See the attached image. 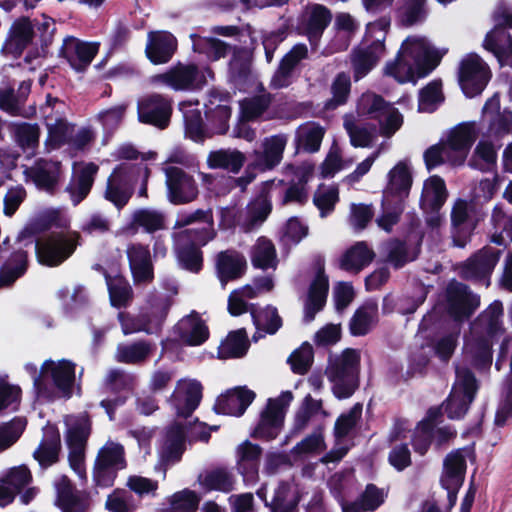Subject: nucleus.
Returning a JSON list of instances; mask_svg holds the SVG:
<instances>
[{
	"label": "nucleus",
	"instance_id": "36",
	"mask_svg": "<svg viewBox=\"0 0 512 512\" xmlns=\"http://www.w3.org/2000/svg\"><path fill=\"white\" fill-rule=\"evenodd\" d=\"M374 252L364 242H357L347 249L339 260V267L349 273L357 274L374 259Z\"/></svg>",
	"mask_w": 512,
	"mask_h": 512
},
{
	"label": "nucleus",
	"instance_id": "47",
	"mask_svg": "<svg viewBox=\"0 0 512 512\" xmlns=\"http://www.w3.org/2000/svg\"><path fill=\"white\" fill-rule=\"evenodd\" d=\"M378 306L375 302H368L359 308L350 322V331L353 335H365L377 322Z\"/></svg>",
	"mask_w": 512,
	"mask_h": 512
},
{
	"label": "nucleus",
	"instance_id": "59",
	"mask_svg": "<svg viewBox=\"0 0 512 512\" xmlns=\"http://www.w3.org/2000/svg\"><path fill=\"white\" fill-rule=\"evenodd\" d=\"M133 223L148 233L164 228L165 215L156 209L145 208L137 210L133 215Z\"/></svg>",
	"mask_w": 512,
	"mask_h": 512
},
{
	"label": "nucleus",
	"instance_id": "15",
	"mask_svg": "<svg viewBox=\"0 0 512 512\" xmlns=\"http://www.w3.org/2000/svg\"><path fill=\"white\" fill-rule=\"evenodd\" d=\"M75 248L76 239L71 235L51 236L35 245L39 261L48 266L61 264L73 253Z\"/></svg>",
	"mask_w": 512,
	"mask_h": 512
},
{
	"label": "nucleus",
	"instance_id": "12",
	"mask_svg": "<svg viewBox=\"0 0 512 512\" xmlns=\"http://www.w3.org/2000/svg\"><path fill=\"white\" fill-rule=\"evenodd\" d=\"M491 78L488 65L477 54L466 55L460 62L459 82L464 94L474 97L480 94Z\"/></svg>",
	"mask_w": 512,
	"mask_h": 512
},
{
	"label": "nucleus",
	"instance_id": "32",
	"mask_svg": "<svg viewBox=\"0 0 512 512\" xmlns=\"http://www.w3.org/2000/svg\"><path fill=\"white\" fill-rule=\"evenodd\" d=\"M185 449V432L181 424L169 427L160 449V459L165 464H173L180 460Z\"/></svg>",
	"mask_w": 512,
	"mask_h": 512
},
{
	"label": "nucleus",
	"instance_id": "25",
	"mask_svg": "<svg viewBox=\"0 0 512 512\" xmlns=\"http://www.w3.org/2000/svg\"><path fill=\"white\" fill-rule=\"evenodd\" d=\"M170 115V102L160 95L149 96L138 104V116L141 122L165 128Z\"/></svg>",
	"mask_w": 512,
	"mask_h": 512
},
{
	"label": "nucleus",
	"instance_id": "1",
	"mask_svg": "<svg viewBox=\"0 0 512 512\" xmlns=\"http://www.w3.org/2000/svg\"><path fill=\"white\" fill-rule=\"evenodd\" d=\"M445 50L434 48L423 36H408L393 62L385 67V74L399 83L413 82L425 77L439 64Z\"/></svg>",
	"mask_w": 512,
	"mask_h": 512
},
{
	"label": "nucleus",
	"instance_id": "28",
	"mask_svg": "<svg viewBox=\"0 0 512 512\" xmlns=\"http://www.w3.org/2000/svg\"><path fill=\"white\" fill-rule=\"evenodd\" d=\"M246 259L240 253L227 250L220 252L216 258V272L222 287L229 281L240 278L246 270Z\"/></svg>",
	"mask_w": 512,
	"mask_h": 512
},
{
	"label": "nucleus",
	"instance_id": "11",
	"mask_svg": "<svg viewBox=\"0 0 512 512\" xmlns=\"http://www.w3.org/2000/svg\"><path fill=\"white\" fill-rule=\"evenodd\" d=\"M124 448L119 443L108 441L100 448L93 470L97 485L109 487L114 483L117 471L125 468Z\"/></svg>",
	"mask_w": 512,
	"mask_h": 512
},
{
	"label": "nucleus",
	"instance_id": "31",
	"mask_svg": "<svg viewBox=\"0 0 512 512\" xmlns=\"http://www.w3.org/2000/svg\"><path fill=\"white\" fill-rule=\"evenodd\" d=\"M389 182L386 187L384 197L386 201L390 198L404 201L412 186V175L407 162L400 161L388 174Z\"/></svg>",
	"mask_w": 512,
	"mask_h": 512
},
{
	"label": "nucleus",
	"instance_id": "63",
	"mask_svg": "<svg viewBox=\"0 0 512 512\" xmlns=\"http://www.w3.org/2000/svg\"><path fill=\"white\" fill-rule=\"evenodd\" d=\"M57 502L64 512H80V503L75 495L70 481L63 476L56 484Z\"/></svg>",
	"mask_w": 512,
	"mask_h": 512
},
{
	"label": "nucleus",
	"instance_id": "53",
	"mask_svg": "<svg viewBox=\"0 0 512 512\" xmlns=\"http://www.w3.org/2000/svg\"><path fill=\"white\" fill-rule=\"evenodd\" d=\"M497 148L488 140H481L475 147L470 166L481 171L492 170L497 163Z\"/></svg>",
	"mask_w": 512,
	"mask_h": 512
},
{
	"label": "nucleus",
	"instance_id": "2",
	"mask_svg": "<svg viewBox=\"0 0 512 512\" xmlns=\"http://www.w3.org/2000/svg\"><path fill=\"white\" fill-rule=\"evenodd\" d=\"M75 380V364L69 360H46L34 379V388L39 397L52 400L70 397Z\"/></svg>",
	"mask_w": 512,
	"mask_h": 512
},
{
	"label": "nucleus",
	"instance_id": "23",
	"mask_svg": "<svg viewBox=\"0 0 512 512\" xmlns=\"http://www.w3.org/2000/svg\"><path fill=\"white\" fill-rule=\"evenodd\" d=\"M201 398V384L193 379H183L177 382L171 401L177 413L187 417L198 407Z\"/></svg>",
	"mask_w": 512,
	"mask_h": 512
},
{
	"label": "nucleus",
	"instance_id": "9",
	"mask_svg": "<svg viewBox=\"0 0 512 512\" xmlns=\"http://www.w3.org/2000/svg\"><path fill=\"white\" fill-rule=\"evenodd\" d=\"M477 391L474 375L466 368H456V380L442 408L451 419L462 417L468 410Z\"/></svg>",
	"mask_w": 512,
	"mask_h": 512
},
{
	"label": "nucleus",
	"instance_id": "39",
	"mask_svg": "<svg viewBox=\"0 0 512 512\" xmlns=\"http://www.w3.org/2000/svg\"><path fill=\"white\" fill-rule=\"evenodd\" d=\"M491 241L506 246L512 242V216L501 205H496L491 214Z\"/></svg>",
	"mask_w": 512,
	"mask_h": 512
},
{
	"label": "nucleus",
	"instance_id": "60",
	"mask_svg": "<svg viewBox=\"0 0 512 512\" xmlns=\"http://www.w3.org/2000/svg\"><path fill=\"white\" fill-rule=\"evenodd\" d=\"M27 255L23 251L16 252L0 269V286L13 283L26 270Z\"/></svg>",
	"mask_w": 512,
	"mask_h": 512
},
{
	"label": "nucleus",
	"instance_id": "35",
	"mask_svg": "<svg viewBox=\"0 0 512 512\" xmlns=\"http://www.w3.org/2000/svg\"><path fill=\"white\" fill-rule=\"evenodd\" d=\"M62 106V103L54 99L53 107L56 108L55 114L50 113L46 115L48 142L53 147L68 143L72 132H74V126L68 123L61 115L60 107Z\"/></svg>",
	"mask_w": 512,
	"mask_h": 512
},
{
	"label": "nucleus",
	"instance_id": "55",
	"mask_svg": "<svg viewBox=\"0 0 512 512\" xmlns=\"http://www.w3.org/2000/svg\"><path fill=\"white\" fill-rule=\"evenodd\" d=\"M34 36L33 27L27 18L15 21L10 29L9 45L16 53H21Z\"/></svg>",
	"mask_w": 512,
	"mask_h": 512
},
{
	"label": "nucleus",
	"instance_id": "10",
	"mask_svg": "<svg viewBox=\"0 0 512 512\" xmlns=\"http://www.w3.org/2000/svg\"><path fill=\"white\" fill-rule=\"evenodd\" d=\"M357 108L360 114L378 119L382 133L387 136L394 134L402 125L403 118L399 111L374 93H364Z\"/></svg>",
	"mask_w": 512,
	"mask_h": 512
},
{
	"label": "nucleus",
	"instance_id": "54",
	"mask_svg": "<svg viewBox=\"0 0 512 512\" xmlns=\"http://www.w3.org/2000/svg\"><path fill=\"white\" fill-rule=\"evenodd\" d=\"M440 410L438 408L430 409L426 419L420 422L414 431L413 446L420 454H424L429 447L432 436V424L440 415Z\"/></svg>",
	"mask_w": 512,
	"mask_h": 512
},
{
	"label": "nucleus",
	"instance_id": "20",
	"mask_svg": "<svg viewBox=\"0 0 512 512\" xmlns=\"http://www.w3.org/2000/svg\"><path fill=\"white\" fill-rule=\"evenodd\" d=\"M98 49V43L85 42L73 36H68L63 40L61 53L70 66L80 72L90 65Z\"/></svg>",
	"mask_w": 512,
	"mask_h": 512
},
{
	"label": "nucleus",
	"instance_id": "38",
	"mask_svg": "<svg viewBox=\"0 0 512 512\" xmlns=\"http://www.w3.org/2000/svg\"><path fill=\"white\" fill-rule=\"evenodd\" d=\"M307 47L304 44L295 45L282 59L280 66L272 78V84L276 88H282L290 83L294 67L302 59L307 57Z\"/></svg>",
	"mask_w": 512,
	"mask_h": 512
},
{
	"label": "nucleus",
	"instance_id": "42",
	"mask_svg": "<svg viewBox=\"0 0 512 512\" xmlns=\"http://www.w3.org/2000/svg\"><path fill=\"white\" fill-rule=\"evenodd\" d=\"M181 339L190 345H200L208 338L204 322L195 314L183 318L177 324Z\"/></svg>",
	"mask_w": 512,
	"mask_h": 512
},
{
	"label": "nucleus",
	"instance_id": "58",
	"mask_svg": "<svg viewBox=\"0 0 512 512\" xmlns=\"http://www.w3.org/2000/svg\"><path fill=\"white\" fill-rule=\"evenodd\" d=\"M443 100L441 81H431L419 93L418 109L420 112H433Z\"/></svg>",
	"mask_w": 512,
	"mask_h": 512
},
{
	"label": "nucleus",
	"instance_id": "51",
	"mask_svg": "<svg viewBox=\"0 0 512 512\" xmlns=\"http://www.w3.org/2000/svg\"><path fill=\"white\" fill-rule=\"evenodd\" d=\"M385 497L386 494L382 489L370 484L366 487L358 501L343 507V512L374 511L384 502Z\"/></svg>",
	"mask_w": 512,
	"mask_h": 512
},
{
	"label": "nucleus",
	"instance_id": "61",
	"mask_svg": "<svg viewBox=\"0 0 512 512\" xmlns=\"http://www.w3.org/2000/svg\"><path fill=\"white\" fill-rule=\"evenodd\" d=\"M106 282L112 306H126L131 301L132 289L129 283L123 277H107Z\"/></svg>",
	"mask_w": 512,
	"mask_h": 512
},
{
	"label": "nucleus",
	"instance_id": "46",
	"mask_svg": "<svg viewBox=\"0 0 512 512\" xmlns=\"http://www.w3.org/2000/svg\"><path fill=\"white\" fill-rule=\"evenodd\" d=\"M28 174L38 187L48 190L58 181L60 165L57 162L40 161L29 169Z\"/></svg>",
	"mask_w": 512,
	"mask_h": 512
},
{
	"label": "nucleus",
	"instance_id": "57",
	"mask_svg": "<svg viewBox=\"0 0 512 512\" xmlns=\"http://www.w3.org/2000/svg\"><path fill=\"white\" fill-rule=\"evenodd\" d=\"M180 110L185 122V133L193 141L203 139V125L200 110L190 103H181Z\"/></svg>",
	"mask_w": 512,
	"mask_h": 512
},
{
	"label": "nucleus",
	"instance_id": "41",
	"mask_svg": "<svg viewBox=\"0 0 512 512\" xmlns=\"http://www.w3.org/2000/svg\"><path fill=\"white\" fill-rule=\"evenodd\" d=\"M245 155L235 149L212 151L207 157L208 166L212 169H225L238 173L245 162Z\"/></svg>",
	"mask_w": 512,
	"mask_h": 512
},
{
	"label": "nucleus",
	"instance_id": "17",
	"mask_svg": "<svg viewBox=\"0 0 512 512\" xmlns=\"http://www.w3.org/2000/svg\"><path fill=\"white\" fill-rule=\"evenodd\" d=\"M168 199L173 204H184L193 201L198 189L193 178L178 167L164 169Z\"/></svg>",
	"mask_w": 512,
	"mask_h": 512
},
{
	"label": "nucleus",
	"instance_id": "21",
	"mask_svg": "<svg viewBox=\"0 0 512 512\" xmlns=\"http://www.w3.org/2000/svg\"><path fill=\"white\" fill-rule=\"evenodd\" d=\"M329 290L328 277L324 273V264L317 262L316 274L310 284L304 306V320L309 323L314 320L316 313L321 311L326 303Z\"/></svg>",
	"mask_w": 512,
	"mask_h": 512
},
{
	"label": "nucleus",
	"instance_id": "27",
	"mask_svg": "<svg viewBox=\"0 0 512 512\" xmlns=\"http://www.w3.org/2000/svg\"><path fill=\"white\" fill-rule=\"evenodd\" d=\"M202 224L199 231L195 232L193 242L196 244H206L215 236L213 228V216L210 210H196L193 212L179 213L174 224V228H183L192 224Z\"/></svg>",
	"mask_w": 512,
	"mask_h": 512
},
{
	"label": "nucleus",
	"instance_id": "34",
	"mask_svg": "<svg viewBox=\"0 0 512 512\" xmlns=\"http://www.w3.org/2000/svg\"><path fill=\"white\" fill-rule=\"evenodd\" d=\"M483 114L490 116L489 131L496 136L512 133V111H500V100L497 96L491 97L483 107Z\"/></svg>",
	"mask_w": 512,
	"mask_h": 512
},
{
	"label": "nucleus",
	"instance_id": "50",
	"mask_svg": "<svg viewBox=\"0 0 512 512\" xmlns=\"http://www.w3.org/2000/svg\"><path fill=\"white\" fill-rule=\"evenodd\" d=\"M251 262L254 267L263 270L276 267V249L269 239L261 237L256 241L251 252Z\"/></svg>",
	"mask_w": 512,
	"mask_h": 512
},
{
	"label": "nucleus",
	"instance_id": "37",
	"mask_svg": "<svg viewBox=\"0 0 512 512\" xmlns=\"http://www.w3.org/2000/svg\"><path fill=\"white\" fill-rule=\"evenodd\" d=\"M448 191L444 180L437 176L429 177L423 185L421 206L424 210H438L445 203Z\"/></svg>",
	"mask_w": 512,
	"mask_h": 512
},
{
	"label": "nucleus",
	"instance_id": "33",
	"mask_svg": "<svg viewBox=\"0 0 512 512\" xmlns=\"http://www.w3.org/2000/svg\"><path fill=\"white\" fill-rule=\"evenodd\" d=\"M60 448L59 432L53 426H48L44 430L42 441L33 452V457L41 467H49L58 461Z\"/></svg>",
	"mask_w": 512,
	"mask_h": 512
},
{
	"label": "nucleus",
	"instance_id": "3",
	"mask_svg": "<svg viewBox=\"0 0 512 512\" xmlns=\"http://www.w3.org/2000/svg\"><path fill=\"white\" fill-rule=\"evenodd\" d=\"M360 365L359 351L347 348L340 355L331 359L326 374L333 384V393L339 398L350 397L357 387Z\"/></svg>",
	"mask_w": 512,
	"mask_h": 512
},
{
	"label": "nucleus",
	"instance_id": "22",
	"mask_svg": "<svg viewBox=\"0 0 512 512\" xmlns=\"http://www.w3.org/2000/svg\"><path fill=\"white\" fill-rule=\"evenodd\" d=\"M288 142L285 134H277L263 139L261 150H255L252 165L262 171L270 170L280 164Z\"/></svg>",
	"mask_w": 512,
	"mask_h": 512
},
{
	"label": "nucleus",
	"instance_id": "45",
	"mask_svg": "<svg viewBox=\"0 0 512 512\" xmlns=\"http://www.w3.org/2000/svg\"><path fill=\"white\" fill-rule=\"evenodd\" d=\"M251 315L257 329L256 334L253 336L254 340L262 337V332L275 334L282 326V320L277 309L272 306H267L259 311L251 310Z\"/></svg>",
	"mask_w": 512,
	"mask_h": 512
},
{
	"label": "nucleus",
	"instance_id": "14",
	"mask_svg": "<svg viewBox=\"0 0 512 512\" xmlns=\"http://www.w3.org/2000/svg\"><path fill=\"white\" fill-rule=\"evenodd\" d=\"M495 27L487 33L483 47L492 52L501 65H509L512 67V40L506 46L505 51H501V45L493 42L494 35L501 37V41L508 40V34L504 27H512V13L505 8H499L494 12Z\"/></svg>",
	"mask_w": 512,
	"mask_h": 512
},
{
	"label": "nucleus",
	"instance_id": "6",
	"mask_svg": "<svg viewBox=\"0 0 512 512\" xmlns=\"http://www.w3.org/2000/svg\"><path fill=\"white\" fill-rule=\"evenodd\" d=\"M388 27L389 21L386 19H380L367 25L365 42L368 48L355 52L352 59L356 80L364 77L382 56Z\"/></svg>",
	"mask_w": 512,
	"mask_h": 512
},
{
	"label": "nucleus",
	"instance_id": "26",
	"mask_svg": "<svg viewBox=\"0 0 512 512\" xmlns=\"http://www.w3.org/2000/svg\"><path fill=\"white\" fill-rule=\"evenodd\" d=\"M255 393L245 387H236L218 397L215 410L217 413L240 416L253 402Z\"/></svg>",
	"mask_w": 512,
	"mask_h": 512
},
{
	"label": "nucleus",
	"instance_id": "43",
	"mask_svg": "<svg viewBox=\"0 0 512 512\" xmlns=\"http://www.w3.org/2000/svg\"><path fill=\"white\" fill-rule=\"evenodd\" d=\"M249 341L244 329L230 332L218 348V357L221 359L240 358L248 350Z\"/></svg>",
	"mask_w": 512,
	"mask_h": 512
},
{
	"label": "nucleus",
	"instance_id": "64",
	"mask_svg": "<svg viewBox=\"0 0 512 512\" xmlns=\"http://www.w3.org/2000/svg\"><path fill=\"white\" fill-rule=\"evenodd\" d=\"M200 498L189 489L174 493L170 499V508L168 512H196Z\"/></svg>",
	"mask_w": 512,
	"mask_h": 512
},
{
	"label": "nucleus",
	"instance_id": "29",
	"mask_svg": "<svg viewBox=\"0 0 512 512\" xmlns=\"http://www.w3.org/2000/svg\"><path fill=\"white\" fill-rule=\"evenodd\" d=\"M176 47V39L171 33L165 31L150 32L146 54L154 64H163L171 59Z\"/></svg>",
	"mask_w": 512,
	"mask_h": 512
},
{
	"label": "nucleus",
	"instance_id": "5",
	"mask_svg": "<svg viewBox=\"0 0 512 512\" xmlns=\"http://www.w3.org/2000/svg\"><path fill=\"white\" fill-rule=\"evenodd\" d=\"M213 78L210 69H200L194 64H178L164 73L151 76L155 86H167L175 91L195 90Z\"/></svg>",
	"mask_w": 512,
	"mask_h": 512
},
{
	"label": "nucleus",
	"instance_id": "19",
	"mask_svg": "<svg viewBox=\"0 0 512 512\" xmlns=\"http://www.w3.org/2000/svg\"><path fill=\"white\" fill-rule=\"evenodd\" d=\"M447 309L455 319L468 318L479 306V298L472 294L466 285L449 283L446 290Z\"/></svg>",
	"mask_w": 512,
	"mask_h": 512
},
{
	"label": "nucleus",
	"instance_id": "18",
	"mask_svg": "<svg viewBox=\"0 0 512 512\" xmlns=\"http://www.w3.org/2000/svg\"><path fill=\"white\" fill-rule=\"evenodd\" d=\"M478 132L474 122H466L452 128L443 140L456 164L462 165Z\"/></svg>",
	"mask_w": 512,
	"mask_h": 512
},
{
	"label": "nucleus",
	"instance_id": "7",
	"mask_svg": "<svg viewBox=\"0 0 512 512\" xmlns=\"http://www.w3.org/2000/svg\"><path fill=\"white\" fill-rule=\"evenodd\" d=\"M66 442L69 446V464L73 471L80 477L85 478L84 447L90 434V422L86 415L67 416Z\"/></svg>",
	"mask_w": 512,
	"mask_h": 512
},
{
	"label": "nucleus",
	"instance_id": "4",
	"mask_svg": "<svg viewBox=\"0 0 512 512\" xmlns=\"http://www.w3.org/2000/svg\"><path fill=\"white\" fill-rule=\"evenodd\" d=\"M150 170L145 165L121 163L110 175L107 181L105 198L116 207L125 206L132 195V188L137 178L148 181Z\"/></svg>",
	"mask_w": 512,
	"mask_h": 512
},
{
	"label": "nucleus",
	"instance_id": "30",
	"mask_svg": "<svg viewBox=\"0 0 512 512\" xmlns=\"http://www.w3.org/2000/svg\"><path fill=\"white\" fill-rule=\"evenodd\" d=\"M127 256L134 282L137 284L151 282L154 273L148 248L142 245H131L127 249Z\"/></svg>",
	"mask_w": 512,
	"mask_h": 512
},
{
	"label": "nucleus",
	"instance_id": "8",
	"mask_svg": "<svg viewBox=\"0 0 512 512\" xmlns=\"http://www.w3.org/2000/svg\"><path fill=\"white\" fill-rule=\"evenodd\" d=\"M293 400L290 391L282 392L276 398H270L260 414V420L253 431V436L271 440L282 430L286 411Z\"/></svg>",
	"mask_w": 512,
	"mask_h": 512
},
{
	"label": "nucleus",
	"instance_id": "24",
	"mask_svg": "<svg viewBox=\"0 0 512 512\" xmlns=\"http://www.w3.org/2000/svg\"><path fill=\"white\" fill-rule=\"evenodd\" d=\"M472 208V204L463 199L456 200L452 207V238L454 244L458 247L466 245L475 227L470 218Z\"/></svg>",
	"mask_w": 512,
	"mask_h": 512
},
{
	"label": "nucleus",
	"instance_id": "62",
	"mask_svg": "<svg viewBox=\"0 0 512 512\" xmlns=\"http://www.w3.org/2000/svg\"><path fill=\"white\" fill-rule=\"evenodd\" d=\"M151 352V346L146 342H137L131 345H119L116 359L124 363H138L144 361Z\"/></svg>",
	"mask_w": 512,
	"mask_h": 512
},
{
	"label": "nucleus",
	"instance_id": "40",
	"mask_svg": "<svg viewBox=\"0 0 512 512\" xmlns=\"http://www.w3.org/2000/svg\"><path fill=\"white\" fill-rule=\"evenodd\" d=\"M97 171L98 166L93 163L84 164L80 167L77 178L73 179L68 187L74 205L79 204L88 195Z\"/></svg>",
	"mask_w": 512,
	"mask_h": 512
},
{
	"label": "nucleus",
	"instance_id": "56",
	"mask_svg": "<svg viewBox=\"0 0 512 512\" xmlns=\"http://www.w3.org/2000/svg\"><path fill=\"white\" fill-rule=\"evenodd\" d=\"M199 483L206 490L227 492L233 488V477L227 470L218 468L201 474Z\"/></svg>",
	"mask_w": 512,
	"mask_h": 512
},
{
	"label": "nucleus",
	"instance_id": "52",
	"mask_svg": "<svg viewBox=\"0 0 512 512\" xmlns=\"http://www.w3.org/2000/svg\"><path fill=\"white\" fill-rule=\"evenodd\" d=\"M503 305L500 301H494L473 324L474 332H485L492 335L500 330Z\"/></svg>",
	"mask_w": 512,
	"mask_h": 512
},
{
	"label": "nucleus",
	"instance_id": "48",
	"mask_svg": "<svg viewBox=\"0 0 512 512\" xmlns=\"http://www.w3.org/2000/svg\"><path fill=\"white\" fill-rule=\"evenodd\" d=\"M330 20L331 14L324 6L316 4L307 9L306 33L310 42H314L322 34Z\"/></svg>",
	"mask_w": 512,
	"mask_h": 512
},
{
	"label": "nucleus",
	"instance_id": "44",
	"mask_svg": "<svg viewBox=\"0 0 512 512\" xmlns=\"http://www.w3.org/2000/svg\"><path fill=\"white\" fill-rule=\"evenodd\" d=\"M299 502L297 487L292 483H281L271 500L272 512H295Z\"/></svg>",
	"mask_w": 512,
	"mask_h": 512
},
{
	"label": "nucleus",
	"instance_id": "13",
	"mask_svg": "<svg viewBox=\"0 0 512 512\" xmlns=\"http://www.w3.org/2000/svg\"><path fill=\"white\" fill-rule=\"evenodd\" d=\"M502 250L485 246L468 258L460 267V274L466 279L484 280L488 286L487 278L497 265Z\"/></svg>",
	"mask_w": 512,
	"mask_h": 512
},
{
	"label": "nucleus",
	"instance_id": "49",
	"mask_svg": "<svg viewBox=\"0 0 512 512\" xmlns=\"http://www.w3.org/2000/svg\"><path fill=\"white\" fill-rule=\"evenodd\" d=\"M271 211L270 201L266 196L261 195L247 206L245 218L242 221L243 229L246 232L260 226Z\"/></svg>",
	"mask_w": 512,
	"mask_h": 512
},
{
	"label": "nucleus",
	"instance_id": "16",
	"mask_svg": "<svg viewBox=\"0 0 512 512\" xmlns=\"http://www.w3.org/2000/svg\"><path fill=\"white\" fill-rule=\"evenodd\" d=\"M466 472V455L463 450L449 453L443 461L441 484L448 491L450 505L456 502V493L462 486Z\"/></svg>",
	"mask_w": 512,
	"mask_h": 512
}]
</instances>
